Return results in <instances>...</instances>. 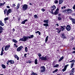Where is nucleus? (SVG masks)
Returning <instances> with one entry per match:
<instances>
[{"label":"nucleus","mask_w":75,"mask_h":75,"mask_svg":"<svg viewBox=\"0 0 75 75\" xmlns=\"http://www.w3.org/2000/svg\"><path fill=\"white\" fill-rule=\"evenodd\" d=\"M41 11H42L43 12H44V11H45V9L42 8V9H41Z\"/></svg>","instance_id":"obj_41"},{"label":"nucleus","mask_w":75,"mask_h":75,"mask_svg":"<svg viewBox=\"0 0 75 75\" xmlns=\"http://www.w3.org/2000/svg\"><path fill=\"white\" fill-rule=\"evenodd\" d=\"M61 37L62 38H65L66 37L65 35V34L64 33L62 34V36Z\"/></svg>","instance_id":"obj_16"},{"label":"nucleus","mask_w":75,"mask_h":75,"mask_svg":"<svg viewBox=\"0 0 75 75\" xmlns=\"http://www.w3.org/2000/svg\"><path fill=\"white\" fill-rule=\"evenodd\" d=\"M61 8H62V9H63V8H64V7H62Z\"/></svg>","instance_id":"obj_63"},{"label":"nucleus","mask_w":75,"mask_h":75,"mask_svg":"<svg viewBox=\"0 0 75 75\" xmlns=\"http://www.w3.org/2000/svg\"><path fill=\"white\" fill-rule=\"evenodd\" d=\"M61 28H60V30H59V31H57V32L58 33H61V30H62V29L64 30L65 28V26H61Z\"/></svg>","instance_id":"obj_6"},{"label":"nucleus","mask_w":75,"mask_h":75,"mask_svg":"<svg viewBox=\"0 0 75 75\" xmlns=\"http://www.w3.org/2000/svg\"><path fill=\"white\" fill-rule=\"evenodd\" d=\"M2 5H3V3L0 4V6H2Z\"/></svg>","instance_id":"obj_52"},{"label":"nucleus","mask_w":75,"mask_h":75,"mask_svg":"<svg viewBox=\"0 0 75 75\" xmlns=\"http://www.w3.org/2000/svg\"><path fill=\"white\" fill-rule=\"evenodd\" d=\"M38 55L39 57V59H41V54L40 53H39L38 54Z\"/></svg>","instance_id":"obj_25"},{"label":"nucleus","mask_w":75,"mask_h":75,"mask_svg":"<svg viewBox=\"0 0 75 75\" xmlns=\"http://www.w3.org/2000/svg\"><path fill=\"white\" fill-rule=\"evenodd\" d=\"M7 64L8 65V62H7Z\"/></svg>","instance_id":"obj_59"},{"label":"nucleus","mask_w":75,"mask_h":75,"mask_svg":"<svg viewBox=\"0 0 75 75\" xmlns=\"http://www.w3.org/2000/svg\"><path fill=\"white\" fill-rule=\"evenodd\" d=\"M48 36H47L45 39V42H47L48 41Z\"/></svg>","instance_id":"obj_38"},{"label":"nucleus","mask_w":75,"mask_h":75,"mask_svg":"<svg viewBox=\"0 0 75 75\" xmlns=\"http://www.w3.org/2000/svg\"><path fill=\"white\" fill-rule=\"evenodd\" d=\"M2 75V74H0V75Z\"/></svg>","instance_id":"obj_64"},{"label":"nucleus","mask_w":75,"mask_h":75,"mask_svg":"<svg viewBox=\"0 0 75 75\" xmlns=\"http://www.w3.org/2000/svg\"><path fill=\"white\" fill-rule=\"evenodd\" d=\"M63 2V1L62 0H59V4H62Z\"/></svg>","instance_id":"obj_29"},{"label":"nucleus","mask_w":75,"mask_h":75,"mask_svg":"<svg viewBox=\"0 0 75 75\" xmlns=\"http://www.w3.org/2000/svg\"><path fill=\"white\" fill-rule=\"evenodd\" d=\"M34 17L35 18H38V16L37 15H35L34 16Z\"/></svg>","instance_id":"obj_31"},{"label":"nucleus","mask_w":75,"mask_h":75,"mask_svg":"<svg viewBox=\"0 0 75 75\" xmlns=\"http://www.w3.org/2000/svg\"><path fill=\"white\" fill-rule=\"evenodd\" d=\"M27 40H28V37L24 36L22 38L19 39V41H27Z\"/></svg>","instance_id":"obj_1"},{"label":"nucleus","mask_w":75,"mask_h":75,"mask_svg":"<svg viewBox=\"0 0 75 75\" xmlns=\"http://www.w3.org/2000/svg\"><path fill=\"white\" fill-rule=\"evenodd\" d=\"M0 25L1 26H4V24L3 23H2V21H0Z\"/></svg>","instance_id":"obj_20"},{"label":"nucleus","mask_w":75,"mask_h":75,"mask_svg":"<svg viewBox=\"0 0 75 75\" xmlns=\"http://www.w3.org/2000/svg\"><path fill=\"white\" fill-rule=\"evenodd\" d=\"M7 8H10V6H6Z\"/></svg>","instance_id":"obj_53"},{"label":"nucleus","mask_w":75,"mask_h":75,"mask_svg":"<svg viewBox=\"0 0 75 75\" xmlns=\"http://www.w3.org/2000/svg\"><path fill=\"white\" fill-rule=\"evenodd\" d=\"M74 68H73L72 70H71V73L70 74V75H72L74 74Z\"/></svg>","instance_id":"obj_15"},{"label":"nucleus","mask_w":75,"mask_h":75,"mask_svg":"<svg viewBox=\"0 0 75 75\" xmlns=\"http://www.w3.org/2000/svg\"><path fill=\"white\" fill-rule=\"evenodd\" d=\"M66 28L67 31H70L71 30V26L69 25H67Z\"/></svg>","instance_id":"obj_11"},{"label":"nucleus","mask_w":75,"mask_h":75,"mask_svg":"<svg viewBox=\"0 0 75 75\" xmlns=\"http://www.w3.org/2000/svg\"><path fill=\"white\" fill-rule=\"evenodd\" d=\"M35 64H38V62H37V59H36L35 60Z\"/></svg>","instance_id":"obj_32"},{"label":"nucleus","mask_w":75,"mask_h":75,"mask_svg":"<svg viewBox=\"0 0 75 75\" xmlns=\"http://www.w3.org/2000/svg\"><path fill=\"white\" fill-rule=\"evenodd\" d=\"M55 9H56V6H55V5H53L51 7V10L52 11H55Z\"/></svg>","instance_id":"obj_10"},{"label":"nucleus","mask_w":75,"mask_h":75,"mask_svg":"<svg viewBox=\"0 0 75 75\" xmlns=\"http://www.w3.org/2000/svg\"><path fill=\"white\" fill-rule=\"evenodd\" d=\"M68 66H69V64H67V65H65L64 67V68L62 70V72L65 71H66V69H67V67H68Z\"/></svg>","instance_id":"obj_7"},{"label":"nucleus","mask_w":75,"mask_h":75,"mask_svg":"<svg viewBox=\"0 0 75 75\" xmlns=\"http://www.w3.org/2000/svg\"><path fill=\"white\" fill-rule=\"evenodd\" d=\"M14 46H15V47H16H16H18V46H17L16 45V43H15V44H14Z\"/></svg>","instance_id":"obj_47"},{"label":"nucleus","mask_w":75,"mask_h":75,"mask_svg":"<svg viewBox=\"0 0 75 75\" xmlns=\"http://www.w3.org/2000/svg\"><path fill=\"white\" fill-rule=\"evenodd\" d=\"M32 62L31 60H29L27 62H26L27 63H29V64L31 63Z\"/></svg>","instance_id":"obj_40"},{"label":"nucleus","mask_w":75,"mask_h":75,"mask_svg":"<svg viewBox=\"0 0 75 75\" xmlns=\"http://www.w3.org/2000/svg\"><path fill=\"white\" fill-rule=\"evenodd\" d=\"M7 12V9H5L4 11V13L6 14V13Z\"/></svg>","instance_id":"obj_42"},{"label":"nucleus","mask_w":75,"mask_h":75,"mask_svg":"<svg viewBox=\"0 0 75 75\" xmlns=\"http://www.w3.org/2000/svg\"><path fill=\"white\" fill-rule=\"evenodd\" d=\"M56 25H57L58 27L59 26V25L58 24H56Z\"/></svg>","instance_id":"obj_56"},{"label":"nucleus","mask_w":75,"mask_h":75,"mask_svg":"<svg viewBox=\"0 0 75 75\" xmlns=\"http://www.w3.org/2000/svg\"><path fill=\"white\" fill-rule=\"evenodd\" d=\"M73 50H75V48H73Z\"/></svg>","instance_id":"obj_60"},{"label":"nucleus","mask_w":75,"mask_h":75,"mask_svg":"<svg viewBox=\"0 0 75 75\" xmlns=\"http://www.w3.org/2000/svg\"><path fill=\"white\" fill-rule=\"evenodd\" d=\"M64 59V57H62L61 58H60L59 60V62H60V61H61L62 60Z\"/></svg>","instance_id":"obj_23"},{"label":"nucleus","mask_w":75,"mask_h":75,"mask_svg":"<svg viewBox=\"0 0 75 75\" xmlns=\"http://www.w3.org/2000/svg\"><path fill=\"white\" fill-rule=\"evenodd\" d=\"M48 59V57L47 56H46L45 57L42 56L41 58V60H44V61H46Z\"/></svg>","instance_id":"obj_4"},{"label":"nucleus","mask_w":75,"mask_h":75,"mask_svg":"<svg viewBox=\"0 0 75 75\" xmlns=\"http://www.w3.org/2000/svg\"><path fill=\"white\" fill-rule=\"evenodd\" d=\"M60 29H61V28H56V30H57V31H60Z\"/></svg>","instance_id":"obj_44"},{"label":"nucleus","mask_w":75,"mask_h":75,"mask_svg":"<svg viewBox=\"0 0 75 75\" xmlns=\"http://www.w3.org/2000/svg\"><path fill=\"white\" fill-rule=\"evenodd\" d=\"M49 20H45L43 21V22L45 23H47V24L48 23V21Z\"/></svg>","instance_id":"obj_21"},{"label":"nucleus","mask_w":75,"mask_h":75,"mask_svg":"<svg viewBox=\"0 0 75 75\" xmlns=\"http://www.w3.org/2000/svg\"><path fill=\"white\" fill-rule=\"evenodd\" d=\"M12 41L14 42H15V43H17V41L14 39H13Z\"/></svg>","instance_id":"obj_33"},{"label":"nucleus","mask_w":75,"mask_h":75,"mask_svg":"<svg viewBox=\"0 0 75 75\" xmlns=\"http://www.w3.org/2000/svg\"><path fill=\"white\" fill-rule=\"evenodd\" d=\"M27 21H28V20L27 19L25 20L24 21H22L21 23L23 24H25V22Z\"/></svg>","instance_id":"obj_14"},{"label":"nucleus","mask_w":75,"mask_h":75,"mask_svg":"<svg viewBox=\"0 0 75 75\" xmlns=\"http://www.w3.org/2000/svg\"><path fill=\"white\" fill-rule=\"evenodd\" d=\"M33 37H34V35H30V36L28 37V38H29V39H30V38H33Z\"/></svg>","instance_id":"obj_24"},{"label":"nucleus","mask_w":75,"mask_h":75,"mask_svg":"<svg viewBox=\"0 0 75 75\" xmlns=\"http://www.w3.org/2000/svg\"><path fill=\"white\" fill-rule=\"evenodd\" d=\"M8 63H9V62H10V63H11V64H14V62L13 60H9V61H8Z\"/></svg>","instance_id":"obj_17"},{"label":"nucleus","mask_w":75,"mask_h":75,"mask_svg":"<svg viewBox=\"0 0 75 75\" xmlns=\"http://www.w3.org/2000/svg\"><path fill=\"white\" fill-rule=\"evenodd\" d=\"M22 48H23V47L21 46L19 47H18L17 49V51H20L22 50Z\"/></svg>","instance_id":"obj_9"},{"label":"nucleus","mask_w":75,"mask_h":75,"mask_svg":"<svg viewBox=\"0 0 75 75\" xmlns=\"http://www.w3.org/2000/svg\"><path fill=\"white\" fill-rule=\"evenodd\" d=\"M25 52H28V48L27 47H26L25 48Z\"/></svg>","instance_id":"obj_30"},{"label":"nucleus","mask_w":75,"mask_h":75,"mask_svg":"<svg viewBox=\"0 0 75 75\" xmlns=\"http://www.w3.org/2000/svg\"><path fill=\"white\" fill-rule=\"evenodd\" d=\"M8 20V18H4V21H7V20Z\"/></svg>","instance_id":"obj_39"},{"label":"nucleus","mask_w":75,"mask_h":75,"mask_svg":"<svg viewBox=\"0 0 75 75\" xmlns=\"http://www.w3.org/2000/svg\"><path fill=\"white\" fill-rule=\"evenodd\" d=\"M12 11V10L11 9H9L7 11L6 13L7 16H8V14H9V13H11Z\"/></svg>","instance_id":"obj_12"},{"label":"nucleus","mask_w":75,"mask_h":75,"mask_svg":"<svg viewBox=\"0 0 75 75\" xmlns=\"http://www.w3.org/2000/svg\"><path fill=\"white\" fill-rule=\"evenodd\" d=\"M31 75H38L36 74V73H34V72H32Z\"/></svg>","instance_id":"obj_28"},{"label":"nucleus","mask_w":75,"mask_h":75,"mask_svg":"<svg viewBox=\"0 0 75 75\" xmlns=\"http://www.w3.org/2000/svg\"><path fill=\"white\" fill-rule=\"evenodd\" d=\"M27 55V54H24V56L25 57H26V56Z\"/></svg>","instance_id":"obj_51"},{"label":"nucleus","mask_w":75,"mask_h":75,"mask_svg":"<svg viewBox=\"0 0 75 75\" xmlns=\"http://www.w3.org/2000/svg\"><path fill=\"white\" fill-rule=\"evenodd\" d=\"M74 63H72L71 64V68H72L73 67V66H74Z\"/></svg>","instance_id":"obj_35"},{"label":"nucleus","mask_w":75,"mask_h":75,"mask_svg":"<svg viewBox=\"0 0 75 75\" xmlns=\"http://www.w3.org/2000/svg\"><path fill=\"white\" fill-rule=\"evenodd\" d=\"M20 3H18L17 6V8H20Z\"/></svg>","instance_id":"obj_34"},{"label":"nucleus","mask_w":75,"mask_h":75,"mask_svg":"<svg viewBox=\"0 0 75 75\" xmlns=\"http://www.w3.org/2000/svg\"><path fill=\"white\" fill-rule=\"evenodd\" d=\"M14 57L15 58H16L17 60H19V57L16 54L14 55Z\"/></svg>","instance_id":"obj_18"},{"label":"nucleus","mask_w":75,"mask_h":75,"mask_svg":"<svg viewBox=\"0 0 75 75\" xmlns=\"http://www.w3.org/2000/svg\"><path fill=\"white\" fill-rule=\"evenodd\" d=\"M40 68L41 72H44L45 71V68L44 66L41 67Z\"/></svg>","instance_id":"obj_5"},{"label":"nucleus","mask_w":75,"mask_h":75,"mask_svg":"<svg viewBox=\"0 0 75 75\" xmlns=\"http://www.w3.org/2000/svg\"><path fill=\"white\" fill-rule=\"evenodd\" d=\"M13 31H15V29H14V28H13Z\"/></svg>","instance_id":"obj_61"},{"label":"nucleus","mask_w":75,"mask_h":75,"mask_svg":"<svg viewBox=\"0 0 75 75\" xmlns=\"http://www.w3.org/2000/svg\"><path fill=\"white\" fill-rule=\"evenodd\" d=\"M61 14H58V16H61Z\"/></svg>","instance_id":"obj_58"},{"label":"nucleus","mask_w":75,"mask_h":75,"mask_svg":"<svg viewBox=\"0 0 75 75\" xmlns=\"http://www.w3.org/2000/svg\"><path fill=\"white\" fill-rule=\"evenodd\" d=\"M58 69H56L54 71H53V73H55V72H57V71H58Z\"/></svg>","instance_id":"obj_36"},{"label":"nucleus","mask_w":75,"mask_h":75,"mask_svg":"<svg viewBox=\"0 0 75 75\" xmlns=\"http://www.w3.org/2000/svg\"><path fill=\"white\" fill-rule=\"evenodd\" d=\"M38 33L39 35H41V33H40V32H39Z\"/></svg>","instance_id":"obj_55"},{"label":"nucleus","mask_w":75,"mask_h":75,"mask_svg":"<svg viewBox=\"0 0 75 75\" xmlns=\"http://www.w3.org/2000/svg\"><path fill=\"white\" fill-rule=\"evenodd\" d=\"M2 51V52H3V51H4L3 47L2 48V51Z\"/></svg>","instance_id":"obj_49"},{"label":"nucleus","mask_w":75,"mask_h":75,"mask_svg":"<svg viewBox=\"0 0 75 75\" xmlns=\"http://www.w3.org/2000/svg\"><path fill=\"white\" fill-rule=\"evenodd\" d=\"M0 55L1 56L3 55V52L1 51V54H0Z\"/></svg>","instance_id":"obj_45"},{"label":"nucleus","mask_w":75,"mask_h":75,"mask_svg":"<svg viewBox=\"0 0 75 75\" xmlns=\"http://www.w3.org/2000/svg\"><path fill=\"white\" fill-rule=\"evenodd\" d=\"M71 20L72 22V24H75V19H73L71 17H70L69 18Z\"/></svg>","instance_id":"obj_13"},{"label":"nucleus","mask_w":75,"mask_h":75,"mask_svg":"<svg viewBox=\"0 0 75 75\" xmlns=\"http://www.w3.org/2000/svg\"><path fill=\"white\" fill-rule=\"evenodd\" d=\"M44 26H46V27H48V23H45L43 24Z\"/></svg>","instance_id":"obj_26"},{"label":"nucleus","mask_w":75,"mask_h":75,"mask_svg":"<svg viewBox=\"0 0 75 75\" xmlns=\"http://www.w3.org/2000/svg\"><path fill=\"white\" fill-rule=\"evenodd\" d=\"M66 8V7L65 6H64L63 8Z\"/></svg>","instance_id":"obj_62"},{"label":"nucleus","mask_w":75,"mask_h":75,"mask_svg":"<svg viewBox=\"0 0 75 75\" xmlns=\"http://www.w3.org/2000/svg\"><path fill=\"white\" fill-rule=\"evenodd\" d=\"M75 51H74L72 52L73 54H75Z\"/></svg>","instance_id":"obj_57"},{"label":"nucleus","mask_w":75,"mask_h":75,"mask_svg":"<svg viewBox=\"0 0 75 75\" xmlns=\"http://www.w3.org/2000/svg\"><path fill=\"white\" fill-rule=\"evenodd\" d=\"M58 19L59 21L61 20H62V18H61L60 17H58Z\"/></svg>","instance_id":"obj_43"},{"label":"nucleus","mask_w":75,"mask_h":75,"mask_svg":"<svg viewBox=\"0 0 75 75\" xmlns=\"http://www.w3.org/2000/svg\"><path fill=\"white\" fill-rule=\"evenodd\" d=\"M73 9H74V10H75V7L74 6L73 7Z\"/></svg>","instance_id":"obj_54"},{"label":"nucleus","mask_w":75,"mask_h":75,"mask_svg":"<svg viewBox=\"0 0 75 75\" xmlns=\"http://www.w3.org/2000/svg\"><path fill=\"white\" fill-rule=\"evenodd\" d=\"M50 13L51 14H52L57 15V14H58V13H59V8H57L54 12L53 11H52Z\"/></svg>","instance_id":"obj_2"},{"label":"nucleus","mask_w":75,"mask_h":75,"mask_svg":"<svg viewBox=\"0 0 75 75\" xmlns=\"http://www.w3.org/2000/svg\"><path fill=\"white\" fill-rule=\"evenodd\" d=\"M10 47V45H6L4 48L5 51H7L8 50V49Z\"/></svg>","instance_id":"obj_8"},{"label":"nucleus","mask_w":75,"mask_h":75,"mask_svg":"<svg viewBox=\"0 0 75 75\" xmlns=\"http://www.w3.org/2000/svg\"><path fill=\"white\" fill-rule=\"evenodd\" d=\"M35 33L36 34H37V33H39V31H37L36 32H35Z\"/></svg>","instance_id":"obj_50"},{"label":"nucleus","mask_w":75,"mask_h":75,"mask_svg":"<svg viewBox=\"0 0 75 75\" xmlns=\"http://www.w3.org/2000/svg\"><path fill=\"white\" fill-rule=\"evenodd\" d=\"M16 6V5H15V4L13 3L12 5V6L13 7H15Z\"/></svg>","instance_id":"obj_46"},{"label":"nucleus","mask_w":75,"mask_h":75,"mask_svg":"<svg viewBox=\"0 0 75 75\" xmlns=\"http://www.w3.org/2000/svg\"><path fill=\"white\" fill-rule=\"evenodd\" d=\"M67 11L69 13H71L72 12V10L70 9H68L67 10Z\"/></svg>","instance_id":"obj_19"},{"label":"nucleus","mask_w":75,"mask_h":75,"mask_svg":"<svg viewBox=\"0 0 75 75\" xmlns=\"http://www.w3.org/2000/svg\"><path fill=\"white\" fill-rule=\"evenodd\" d=\"M28 8V5L26 4H25L23 6L22 9L24 11H25Z\"/></svg>","instance_id":"obj_3"},{"label":"nucleus","mask_w":75,"mask_h":75,"mask_svg":"<svg viewBox=\"0 0 75 75\" xmlns=\"http://www.w3.org/2000/svg\"><path fill=\"white\" fill-rule=\"evenodd\" d=\"M1 67H2L3 68H4V69H5L6 68V66L3 64L1 65Z\"/></svg>","instance_id":"obj_22"},{"label":"nucleus","mask_w":75,"mask_h":75,"mask_svg":"<svg viewBox=\"0 0 75 75\" xmlns=\"http://www.w3.org/2000/svg\"><path fill=\"white\" fill-rule=\"evenodd\" d=\"M59 67V64H57L54 66H53V67H54V68H56L57 67Z\"/></svg>","instance_id":"obj_27"},{"label":"nucleus","mask_w":75,"mask_h":75,"mask_svg":"<svg viewBox=\"0 0 75 75\" xmlns=\"http://www.w3.org/2000/svg\"><path fill=\"white\" fill-rule=\"evenodd\" d=\"M70 62H71V63H74V62H75V60H73L71 61H70Z\"/></svg>","instance_id":"obj_37"},{"label":"nucleus","mask_w":75,"mask_h":75,"mask_svg":"<svg viewBox=\"0 0 75 75\" xmlns=\"http://www.w3.org/2000/svg\"><path fill=\"white\" fill-rule=\"evenodd\" d=\"M58 1H55V3H56V4L58 3Z\"/></svg>","instance_id":"obj_48"}]
</instances>
